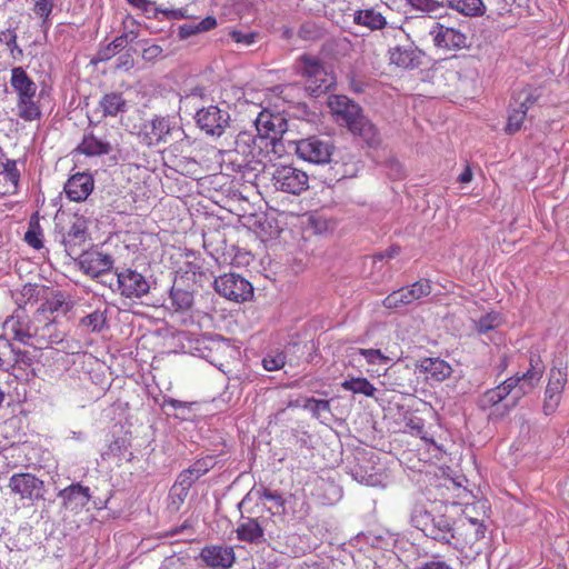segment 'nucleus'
Returning a JSON list of instances; mask_svg holds the SVG:
<instances>
[{
  "instance_id": "nucleus-63",
  "label": "nucleus",
  "mask_w": 569,
  "mask_h": 569,
  "mask_svg": "<svg viewBox=\"0 0 569 569\" xmlns=\"http://www.w3.org/2000/svg\"><path fill=\"white\" fill-rule=\"evenodd\" d=\"M400 251H401L400 246H398V244H393V246L389 247V248L385 251V253H386V258H388V259H392V258L397 257V256L400 253Z\"/></svg>"
},
{
  "instance_id": "nucleus-25",
  "label": "nucleus",
  "mask_w": 569,
  "mask_h": 569,
  "mask_svg": "<svg viewBox=\"0 0 569 569\" xmlns=\"http://www.w3.org/2000/svg\"><path fill=\"white\" fill-rule=\"evenodd\" d=\"M237 538L248 543H260L263 540L264 530L258 519L246 518L236 529Z\"/></svg>"
},
{
  "instance_id": "nucleus-43",
  "label": "nucleus",
  "mask_w": 569,
  "mask_h": 569,
  "mask_svg": "<svg viewBox=\"0 0 569 569\" xmlns=\"http://www.w3.org/2000/svg\"><path fill=\"white\" fill-rule=\"evenodd\" d=\"M206 469L200 467V462H196L189 469L183 470L173 486H179L183 489L190 490L193 482L203 473Z\"/></svg>"
},
{
  "instance_id": "nucleus-39",
  "label": "nucleus",
  "mask_w": 569,
  "mask_h": 569,
  "mask_svg": "<svg viewBox=\"0 0 569 569\" xmlns=\"http://www.w3.org/2000/svg\"><path fill=\"white\" fill-rule=\"evenodd\" d=\"M341 388L353 393L365 395L366 397H373L376 387L367 378H350L341 383Z\"/></svg>"
},
{
  "instance_id": "nucleus-38",
  "label": "nucleus",
  "mask_w": 569,
  "mask_h": 569,
  "mask_svg": "<svg viewBox=\"0 0 569 569\" xmlns=\"http://www.w3.org/2000/svg\"><path fill=\"white\" fill-rule=\"evenodd\" d=\"M24 241L36 250L43 248V232L37 213L30 218Z\"/></svg>"
},
{
  "instance_id": "nucleus-64",
  "label": "nucleus",
  "mask_w": 569,
  "mask_h": 569,
  "mask_svg": "<svg viewBox=\"0 0 569 569\" xmlns=\"http://www.w3.org/2000/svg\"><path fill=\"white\" fill-rule=\"evenodd\" d=\"M372 258H373L375 261H377V260L381 261L382 259L386 258V253L385 252H380V253L375 254Z\"/></svg>"
},
{
  "instance_id": "nucleus-40",
  "label": "nucleus",
  "mask_w": 569,
  "mask_h": 569,
  "mask_svg": "<svg viewBox=\"0 0 569 569\" xmlns=\"http://www.w3.org/2000/svg\"><path fill=\"white\" fill-rule=\"evenodd\" d=\"M527 112L522 109L512 106V102H509L508 107V118L507 123L505 126V132L508 134H515L521 130L526 119Z\"/></svg>"
},
{
  "instance_id": "nucleus-62",
  "label": "nucleus",
  "mask_w": 569,
  "mask_h": 569,
  "mask_svg": "<svg viewBox=\"0 0 569 569\" xmlns=\"http://www.w3.org/2000/svg\"><path fill=\"white\" fill-rule=\"evenodd\" d=\"M7 48L10 50L13 59L22 57V49L18 46L17 40H14V43L7 44Z\"/></svg>"
},
{
  "instance_id": "nucleus-22",
  "label": "nucleus",
  "mask_w": 569,
  "mask_h": 569,
  "mask_svg": "<svg viewBox=\"0 0 569 569\" xmlns=\"http://www.w3.org/2000/svg\"><path fill=\"white\" fill-rule=\"evenodd\" d=\"M419 368L427 380L443 381L452 373L451 366L439 358H425L420 361Z\"/></svg>"
},
{
  "instance_id": "nucleus-52",
  "label": "nucleus",
  "mask_w": 569,
  "mask_h": 569,
  "mask_svg": "<svg viewBox=\"0 0 569 569\" xmlns=\"http://www.w3.org/2000/svg\"><path fill=\"white\" fill-rule=\"evenodd\" d=\"M53 9V0H37L33 11L37 16L47 19Z\"/></svg>"
},
{
  "instance_id": "nucleus-1",
  "label": "nucleus",
  "mask_w": 569,
  "mask_h": 569,
  "mask_svg": "<svg viewBox=\"0 0 569 569\" xmlns=\"http://www.w3.org/2000/svg\"><path fill=\"white\" fill-rule=\"evenodd\" d=\"M447 512L448 506L441 501L416 505L411 512V523L427 537L450 543L455 538V520Z\"/></svg>"
},
{
  "instance_id": "nucleus-17",
  "label": "nucleus",
  "mask_w": 569,
  "mask_h": 569,
  "mask_svg": "<svg viewBox=\"0 0 569 569\" xmlns=\"http://www.w3.org/2000/svg\"><path fill=\"white\" fill-rule=\"evenodd\" d=\"M170 133L169 121L166 118H154L142 124L138 138L147 147L157 146Z\"/></svg>"
},
{
  "instance_id": "nucleus-44",
  "label": "nucleus",
  "mask_w": 569,
  "mask_h": 569,
  "mask_svg": "<svg viewBox=\"0 0 569 569\" xmlns=\"http://www.w3.org/2000/svg\"><path fill=\"white\" fill-rule=\"evenodd\" d=\"M128 44L127 34H122L116 37L106 47L101 48L98 52V58L100 61H107L116 56L119 51H121Z\"/></svg>"
},
{
  "instance_id": "nucleus-4",
  "label": "nucleus",
  "mask_w": 569,
  "mask_h": 569,
  "mask_svg": "<svg viewBox=\"0 0 569 569\" xmlns=\"http://www.w3.org/2000/svg\"><path fill=\"white\" fill-rule=\"evenodd\" d=\"M234 144L236 151L246 157L248 161L263 163L266 160L271 161L270 153H276V149L270 148L268 139L248 131L239 132Z\"/></svg>"
},
{
  "instance_id": "nucleus-47",
  "label": "nucleus",
  "mask_w": 569,
  "mask_h": 569,
  "mask_svg": "<svg viewBox=\"0 0 569 569\" xmlns=\"http://www.w3.org/2000/svg\"><path fill=\"white\" fill-rule=\"evenodd\" d=\"M188 495L189 490L183 489L179 486H172L169 492L168 508L171 511H179L181 506L184 503Z\"/></svg>"
},
{
  "instance_id": "nucleus-51",
  "label": "nucleus",
  "mask_w": 569,
  "mask_h": 569,
  "mask_svg": "<svg viewBox=\"0 0 569 569\" xmlns=\"http://www.w3.org/2000/svg\"><path fill=\"white\" fill-rule=\"evenodd\" d=\"M359 353L367 360L368 363H376L380 361L382 363H387L389 358L385 356L380 349H359Z\"/></svg>"
},
{
  "instance_id": "nucleus-49",
  "label": "nucleus",
  "mask_w": 569,
  "mask_h": 569,
  "mask_svg": "<svg viewBox=\"0 0 569 569\" xmlns=\"http://www.w3.org/2000/svg\"><path fill=\"white\" fill-rule=\"evenodd\" d=\"M303 408L309 410L315 418H319L322 411H330V401L308 398L305 401Z\"/></svg>"
},
{
  "instance_id": "nucleus-32",
  "label": "nucleus",
  "mask_w": 569,
  "mask_h": 569,
  "mask_svg": "<svg viewBox=\"0 0 569 569\" xmlns=\"http://www.w3.org/2000/svg\"><path fill=\"white\" fill-rule=\"evenodd\" d=\"M447 6L466 17H480L486 12L482 0H447Z\"/></svg>"
},
{
  "instance_id": "nucleus-19",
  "label": "nucleus",
  "mask_w": 569,
  "mask_h": 569,
  "mask_svg": "<svg viewBox=\"0 0 569 569\" xmlns=\"http://www.w3.org/2000/svg\"><path fill=\"white\" fill-rule=\"evenodd\" d=\"M23 345L31 339L29 322L20 315H12L3 322V336Z\"/></svg>"
},
{
  "instance_id": "nucleus-8",
  "label": "nucleus",
  "mask_w": 569,
  "mask_h": 569,
  "mask_svg": "<svg viewBox=\"0 0 569 569\" xmlns=\"http://www.w3.org/2000/svg\"><path fill=\"white\" fill-rule=\"evenodd\" d=\"M254 124L257 133L270 141L272 150L277 148L282 134L287 131L286 119L281 114H274L267 110L259 112Z\"/></svg>"
},
{
  "instance_id": "nucleus-57",
  "label": "nucleus",
  "mask_w": 569,
  "mask_h": 569,
  "mask_svg": "<svg viewBox=\"0 0 569 569\" xmlns=\"http://www.w3.org/2000/svg\"><path fill=\"white\" fill-rule=\"evenodd\" d=\"M196 402L181 401L173 398H164L163 406H170L174 410L190 409Z\"/></svg>"
},
{
  "instance_id": "nucleus-29",
  "label": "nucleus",
  "mask_w": 569,
  "mask_h": 569,
  "mask_svg": "<svg viewBox=\"0 0 569 569\" xmlns=\"http://www.w3.org/2000/svg\"><path fill=\"white\" fill-rule=\"evenodd\" d=\"M99 106L104 117H116L127 110V101L120 92H109L103 94Z\"/></svg>"
},
{
  "instance_id": "nucleus-15",
  "label": "nucleus",
  "mask_w": 569,
  "mask_h": 569,
  "mask_svg": "<svg viewBox=\"0 0 569 569\" xmlns=\"http://www.w3.org/2000/svg\"><path fill=\"white\" fill-rule=\"evenodd\" d=\"M9 488L21 499L33 500L42 496L43 481L29 472L14 473L9 480Z\"/></svg>"
},
{
  "instance_id": "nucleus-59",
  "label": "nucleus",
  "mask_w": 569,
  "mask_h": 569,
  "mask_svg": "<svg viewBox=\"0 0 569 569\" xmlns=\"http://www.w3.org/2000/svg\"><path fill=\"white\" fill-rule=\"evenodd\" d=\"M17 40V34L13 29H7L0 32V42L7 44L14 43Z\"/></svg>"
},
{
  "instance_id": "nucleus-55",
  "label": "nucleus",
  "mask_w": 569,
  "mask_h": 569,
  "mask_svg": "<svg viewBox=\"0 0 569 569\" xmlns=\"http://www.w3.org/2000/svg\"><path fill=\"white\" fill-rule=\"evenodd\" d=\"M163 49L159 44H150L142 50V59L146 61H156L162 56Z\"/></svg>"
},
{
  "instance_id": "nucleus-46",
  "label": "nucleus",
  "mask_w": 569,
  "mask_h": 569,
  "mask_svg": "<svg viewBox=\"0 0 569 569\" xmlns=\"http://www.w3.org/2000/svg\"><path fill=\"white\" fill-rule=\"evenodd\" d=\"M230 39L239 47H250L256 43L258 39V32L256 31H241L231 29L228 32Z\"/></svg>"
},
{
  "instance_id": "nucleus-45",
  "label": "nucleus",
  "mask_w": 569,
  "mask_h": 569,
  "mask_svg": "<svg viewBox=\"0 0 569 569\" xmlns=\"http://www.w3.org/2000/svg\"><path fill=\"white\" fill-rule=\"evenodd\" d=\"M390 62L403 69L412 68L415 66L413 52L400 47L393 48L390 50Z\"/></svg>"
},
{
  "instance_id": "nucleus-12",
  "label": "nucleus",
  "mask_w": 569,
  "mask_h": 569,
  "mask_svg": "<svg viewBox=\"0 0 569 569\" xmlns=\"http://www.w3.org/2000/svg\"><path fill=\"white\" fill-rule=\"evenodd\" d=\"M332 146L317 137L301 139L297 142V154L312 163H327L332 154Z\"/></svg>"
},
{
  "instance_id": "nucleus-36",
  "label": "nucleus",
  "mask_w": 569,
  "mask_h": 569,
  "mask_svg": "<svg viewBox=\"0 0 569 569\" xmlns=\"http://www.w3.org/2000/svg\"><path fill=\"white\" fill-rule=\"evenodd\" d=\"M3 180L8 183L6 190L2 191L3 194H13L18 190L19 180H20V171L17 167V161L7 159L3 163V170L1 172Z\"/></svg>"
},
{
  "instance_id": "nucleus-18",
  "label": "nucleus",
  "mask_w": 569,
  "mask_h": 569,
  "mask_svg": "<svg viewBox=\"0 0 569 569\" xmlns=\"http://www.w3.org/2000/svg\"><path fill=\"white\" fill-rule=\"evenodd\" d=\"M93 178L90 173L78 172L71 176L66 186L64 191L71 201H84L93 190Z\"/></svg>"
},
{
  "instance_id": "nucleus-54",
  "label": "nucleus",
  "mask_w": 569,
  "mask_h": 569,
  "mask_svg": "<svg viewBox=\"0 0 569 569\" xmlns=\"http://www.w3.org/2000/svg\"><path fill=\"white\" fill-rule=\"evenodd\" d=\"M263 368L268 371L281 369L284 366V357L278 355L276 357H267L262 360Z\"/></svg>"
},
{
  "instance_id": "nucleus-58",
  "label": "nucleus",
  "mask_w": 569,
  "mask_h": 569,
  "mask_svg": "<svg viewBox=\"0 0 569 569\" xmlns=\"http://www.w3.org/2000/svg\"><path fill=\"white\" fill-rule=\"evenodd\" d=\"M127 2L142 12H149L153 7V2L150 0H127Z\"/></svg>"
},
{
  "instance_id": "nucleus-35",
  "label": "nucleus",
  "mask_w": 569,
  "mask_h": 569,
  "mask_svg": "<svg viewBox=\"0 0 569 569\" xmlns=\"http://www.w3.org/2000/svg\"><path fill=\"white\" fill-rule=\"evenodd\" d=\"M79 327L87 333L101 332L104 328H107V309H97L91 313L82 317L79 321Z\"/></svg>"
},
{
  "instance_id": "nucleus-2",
  "label": "nucleus",
  "mask_w": 569,
  "mask_h": 569,
  "mask_svg": "<svg viewBox=\"0 0 569 569\" xmlns=\"http://www.w3.org/2000/svg\"><path fill=\"white\" fill-rule=\"evenodd\" d=\"M330 108L340 116L353 134L361 137L369 146L378 142L376 127L362 114L361 108L346 96L331 98Z\"/></svg>"
},
{
  "instance_id": "nucleus-28",
  "label": "nucleus",
  "mask_w": 569,
  "mask_h": 569,
  "mask_svg": "<svg viewBox=\"0 0 569 569\" xmlns=\"http://www.w3.org/2000/svg\"><path fill=\"white\" fill-rule=\"evenodd\" d=\"M16 114L26 122L39 121L42 112L38 96L17 99Z\"/></svg>"
},
{
  "instance_id": "nucleus-41",
  "label": "nucleus",
  "mask_w": 569,
  "mask_h": 569,
  "mask_svg": "<svg viewBox=\"0 0 569 569\" xmlns=\"http://www.w3.org/2000/svg\"><path fill=\"white\" fill-rule=\"evenodd\" d=\"M170 307L174 311H184L191 308L193 302V296L188 290L172 287L170 290Z\"/></svg>"
},
{
  "instance_id": "nucleus-3",
  "label": "nucleus",
  "mask_w": 569,
  "mask_h": 569,
  "mask_svg": "<svg viewBox=\"0 0 569 569\" xmlns=\"http://www.w3.org/2000/svg\"><path fill=\"white\" fill-rule=\"evenodd\" d=\"M299 73L303 78L307 91L315 97L329 91L336 83L335 76L316 57L302 54L299 60Z\"/></svg>"
},
{
  "instance_id": "nucleus-30",
  "label": "nucleus",
  "mask_w": 569,
  "mask_h": 569,
  "mask_svg": "<svg viewBox=\"0 0 569 569\" xmlns=\"http://www.w3.org/2000/svg\"><path fill=\"white\" fill-rule=\"evenodd\" d=\"M59 497L63 498L66 508H72L73 501H77L76 506H84L90 500L89 488L80 483H72L62 489Z\"/></svg>"
},
{
  "instance_id": "nucleus-10",
  "label": "nucleus",
  "mask_w": 569,
  "mask_h": 569,
  "mask_svg": "<svg viewBox=\"0 0 569 569\" xmlns=\"http://www.w3.org/2000/svg\"><path fill=\"white\" fill-rule=\"evenodd\" d=\"M433 44L445 50H460L467 47L468 38L459 28L435 22L429 31Z\"/></svg>"
},
{
  "instance_id": "nucleus-31",
  "label": "nucleus",
  "mask_w": 569,
  "mask_h": 569,
  "mask_svg": "<svg viewBox=\"0 0 569 569\" xmlns=\"http://www.w3.org/2000/svg\"><path fill=\"white\" fill-rule=\"evenodd\" d=\"M217 27V19L213 16H207L201 21H188L178 29L179 39L183 40L191 36L210 31Z\"/></svg>"
},
{
  "instance_id": "nucleus-11",
  "label": "nucleus",
  "mask_w": 569,
  "mask_h": 569,
  "mask_svg": "<svg viewBox=\"0 0 569 569\" xmlns=\"http://www.w3.org/2000/svg\"><path fill=\"white\" fill-rule=\"evenodd\" d=\"M196 121L207 134L220 137L229 126L230 114L217 106H209L198 110Z\"/></svg>"
},
{
  "instance_id": "nucleus-50",
  "label": "nucleus",
  "mask_w": 569,
  "mask_h": 569,
  "mask_svg": "<svg viewBox=\"0 0 569 569\" xmlns=\"http://www.w3.org/2000/svg\"><path fill=\"white\" fill-rule=\"evenodd\" d=\"M406 426L412 436L420 437L426 442L429 441V442L433 443L432 439L427 438V432L425 431V426L420 419L411 418L408 420Z\"/></svg>"
},
{
  "instance_id": "nucleus-7",
  "label": "nucleus",
  "mask_w": 569,
  "mask_h": 569,
  "mask_svg": "<svg viewBox=\"0 0 569 569\" xmlns=\"http://www.w3.org/2000/svg\"><path fill=\"white\" fill-rule=\"evenodd\" d=\"M216 291L226 299L234 302L249 300L253 288L249 281L236 273H226L214 280Z\"/></svg>"
},
{
  "instance_id": "nucleus-24",
  "label": "nucleus",
  "mask_w": 569,
  "mask_h": 569,
  "mask_svg": "<svg viewBox=\"0 0 569 569\" xmlns=\"http://www.w3.org/2000/svg\"><path fill=\"white\" fill-rule=\"evenodd\" d=\"M541 96L542 90L540 87L526 84L512 93L510 101L512 102V106L520 108L528 113L529 109L539 101Z\"/></svg>"
},
{
  "instance_id": "nucleus-34",
  "label": "nucleus",
  "mask_w": 569,
  "mask_h": 569,
  "mask_svg": "<svg viewBox=\"0 0 569 569\" xmlns=\"http://www.w3.org/2000/svg\"><path fill=\"white\" fill-rule=\"evenodd\" d=\"M259 500L269 502L267 507L268 511L272 515H282L286 510V501L282 495L276 490H271L267 487H261L257 491Z\"/></svg>"
},
{
  "instance_id": "nucleus-56",
  "label": "nucleus",
  "mask_w": 569,
  "mask_h": 569,
  "mask_svg": "<svg viewBox=\"0 0 569 569\" xmlns=\"http://www.w3.org/2000/svg\"><path fill=\"white\" fill-rule=\"evenodd\" d=\"M418 569H453L449 563L445 560H441L439 556L433 557L431 560L425 562Z\"/></svg>"
},
{
  "instance_id": "nucleus-48",
  "label": "nucleus",
  "mask_w": 569,
  "mask_h": 569,
  "mask_svg": "<svg viewBox=\"0 0 569 569\" xmlns=\"http://www.w3.org/2000/svg\"><path fill=\"white\" fill-rule=\"evenodd\" d=\"M407 288L410 291L412 301L429 296L432 290L431 281L429 279H420Z\"/></svg>"
},
{
  "instance_id": "nucleus-5",
  "label": "nucleus",
  "mask_w": 569,
  "mask_h": 569,
  "mask_svg": "<svg viewBox=\"0 0 569 569\" xmlns=\"http://www.w3.org/2000/svg\"><path fill=\"white\" fill-rule=\"evenodd\" d=\"M116 276V288H112V290L124 298L140 299L150 291V284L146 277L131 268L117 270Z\"/></svg>"
},
{
  "instance_id": "nucleus-33",
  "label": "nucleus",
  "mask_w": 569,
  "mask_h": 569,
  "mask_svg": "<svg viewBox=\"0 0 569 569\" xmlns=\"http://www.w3.org/2000/svg\"><path fill=\"white\" fill-rule=\"evenodd\" d=\"M24 353L16 351L7 337H0V369L8 371L14 367L22 358Z\"/></svg>"
},
{
  "instance_id": "nucleus-21",
  "label": "nucleus",
  "mask_w": 569,
  "mask_h": 569,
  "mask_svg": "<svg viewBox=\"0 0 569 569\" xmlns=\"http://www.w3.org/2000/svg\"><path fill=\"white\" fill-rule=\"evenodd\" d=\"M111 150V143L106 138L98 137L93 132L86 133L77 147V151L87 157L104 156L110 153Z\"/></svg>"
},
{
  "instance_id": "nucleus-13",
  "label": "nucleus",
  "mask_w": 569,
  "mask_h": 569,
  "mask_svg": "<svg viewBox=\"0 0 569 569\" xmlns=\"http://www.w3.org/2000/svg\"><path fill=\"white\" fill-rule=\"evenodd\" d=\"M78 264L84 274L98 278L112 269L113 259L108 253L91 250L80 254Z\"/></svg>"
},
{
  "instance_id": "nucleus-6",
  "label": "nucleus",
  "mask_w": 569,
  "mask_h": 569,
  "mask_svg": "<svg viewBox=\"0 0 569 569\" xmlns=\"http://www.w3.org/2000/svg\"><path fill=\"white\" fill-rule=\"evenodd\" d=\"M272 183L277 190L300 194L309 187L308 174L292 166H280L272 173Z\"/></svg>"
},
{
  "instance_id": "nucleus-20",
  "label": "nucleus",
  "mask_w": 569,
  "mask_h": 569,
  "mask_svg": "<svg viewBox=\"0 0 569 569\" xmlns=\"http://www.w3.org/2000/svg\"><path fill=\"white\" fill-rule=\"evenodd\" d=\"M518 387L517 379H506L501 385L487 390L479 399V406L482 410H488L496 407L505 400L512 390Z\"/></svg>"
},
{
  "instance_id": "nucleus-26",
  "label": "nucleus",
  "mask_w": 569,
  "mask_h": 569,
  "mask_svg": "<svg viewBox=\"0 0 569 569\" xmlns=\"http://www.w3.org/2000/svg\"><path fill=\"white\" fill-rule=\"evenodd\" d=\"M541 377H542L541 360L538 357L537 358L531 357L530 358V368L521 376H513V377H510L509 379L518 380V386L520 389V392L518 395V397H519L520 395H523V393L528 392L529 390H531L536 386V383L541 379Z\"/></svg>"
},
{
  "instance_id": "nucleus-9",
  "label": "nucleus",
  "mask_w": 569,
  "mask_h": 569,
  "mask_svg": "<svg viewBox=\"0 0 569 569\" xmlns=\"http://www.w3.org/2000/svg\"><path fill=\"white\" fill-rule=\"evenodd\" d=\"M90 240L89 221L81 214H73L69 228L63 233L62 243L69 256L78 254Z\"/></svg>"
},
{
  "instance_id": "nucleus-14",
  "label": "nucleus",
  "mask_w": 569,
  "mask_h": 569,
  "mask_svg": "<svg viewBox=\"0 0 569 569\" xmlns=\"http://www.w3.org/2000/svg\"><path fill=\"white\" fill-rule=\"evenodd\" d=\"M200 559L212 569H229L236 561V553L231 546L209 545L201 549Z\"/></svg>"
},
{
  "instance_id": "nucleus-61",
  "label": "nucleus",
  "mask_w": 569,
  "mask_h": 569,
  "mask_svg": "<svg viewBox=\"0 0 569 569\" xmlns=\"http://www.w3.org/2000/svg\"><path fill=\"white\" fill-rule=\"evenodd\" d=\"M472 171L469 166L466 167V169L460 173L458 177V181L461 183H469L472 180Z\"/></svg>"
},
{
  "instance_id": "nucleus-53",
  "label": "nucleus",
  "mask_w": 569,
  "mask_h": 569,
  "mask_svg": "<svg viewBox=\"0 0 569 569\" xmlns=\"http://www.w3.org/2000/svg\"><path fill=\"white\" fill-rule=\"evenodd\" d=\"M413 9L431 12L438 9L439 3L436 0H406Z\"/></svg>"
},
{
  "instance_id": "nucleus-37",
  "label": "nucleus",
  "mask_w": 569,
  "mask_h": 569,
  "mask_svg": "<svg viewBox=\"0 0 569 569\" xmlns=\"http://www.w3.org/2000/svg\"><path fill=\"white\" fill-rule=\"evenodd\" d=\"M505 322V319L500 312L490 311L478 320L473 321V329L478 335H486L492 331Z\"/></svg>"
},
{
  "instance_id": "nucleus-27",
  "label": "nucleus",
  "mask_w": 569,
  "mask_h": 569,
  "mask_svg": "<svg viewBox=\"0 0 569 569\" xmlns=\"http://www.w3.org/2000/svg\"><path fill=\"white\" fill-rule=\"evenodd\" d=\"M353 22L372 31L382 30L387 26L385 16L373 8L357 10L353 14Z\"/></svg>"
},
{
  "instance_id": "nucleus-42",
  "label": "nucleus",
  "mask_w": 569,
  "mask_h": 569,
  "mask_svg": "<svg viewBox=\"0 0 569 569\" xmlns=\"http://www.w3.org/2000/svg\"><path fill=\"white\" fill-rule=\"evenodd\" d=\"M410 291L407 287L393 290L383 300L382 306L387 309H397L412 303Z\"/></svg>"
},
{
  "instance_id": "nucleus-16",
  "label": "nucleus",
  "mask_w": 569,
  "mask_h": 569,
  "mask_svg": "<svg viewBox=\"0 0 569 569\" xmlns=\"http://www.w3.org/2000/svg\"><path fill=\"white\" fill-rule=\"evenodd\" d=\"M567 383V370L560 368H552L550 370L548 385L546 388V400H545V411L551 412L559 405L561 399V393Z\"/></svg>"
},
{
  "instance_id": "nucleus-23",
  "label": "nucleus",
  "mask_w": 569,
  "mask_h": 569,
  "mask_svg": "<svg viewBox=\"0 0 569 569\" xmlns=\"http://www.w3.org/2000/svg\"><path fill=\"white\" fill-rule=\"evenodd\" d=\"M10 84L17 93V99L37 94V84L21 67H16L11 70Z\"/></svg>"
},
{
  "instance_id": "nucleus-60",
  "label": "nucleus",
  "mask_w": 569,
  "mask_h": 569,
  "mask_svg": "<svg viewBox=\"0 0 569 569\" xmlns=\"http://www.w3.org/2000/svg\"><path fill=\"white\" fill-rule=\"evenodd\" d=\"M229 92H233L234 94H238V93H240V90L231 84L223 88V90L221 92V100L223 103H227V104L232 103V101L229 99Z\"/></svg>"
}]
</instances>
